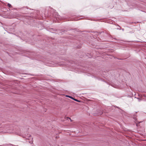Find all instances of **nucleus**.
I'll return each mask as SVG.
<instances>
[{"mask_svg":"<svg viewBox=\"0 0 146 146\" xmlns=\"http://www.w3.org/2000/svg\"><path fill=\"white\" fill-rule=\"evenodd\" d=\"M8 5V6L9 7V8H12V6H11V5L9 4V3H8L7 5Z\"/></svg>","mask_w":146,"mask_h":146,"instance_id":"1","label":"nucleus"},{"mask_svg":"<svg viewBox=\"0 0 146 146\" xmlns=\"http://www.w3.org/2000/svg\"><path fill=\"white\" fill-rule=\"evenodd\" d=\"M73 99V100H75L76 101L78 102H80L79 100H77L76 99L74 98H73V99Z\"/></svg>","mask_w":146,"mask_h":146,"instance_id":"2","label":"nucleus"},{"mask_svg":"<svg viewBox=\"0 0 146 146\" xmlns=\"http://www.w3.org/2000/svg\"><path fill=\"white\" fill-rule=\"evenodd\" d=\"M66 96L67 97H69V98H71L72 99H73V98L71 96H68V95H66Z\"/></svg>","mask_w":146,"mask_h":146,"instance_id":"3","label":"nucleus"}]
</instances>
